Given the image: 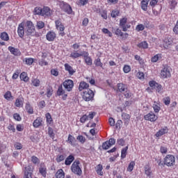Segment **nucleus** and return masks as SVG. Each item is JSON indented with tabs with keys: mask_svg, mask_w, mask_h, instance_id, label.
<instances>
[{
	"mask_svg": "<svg viewBox=\"0 0 178 178\" xmlns=\"http://www.w3.org/2000/svg\"><path fill=\"white\" fill-rule=\"evenodd\" d=\"M149 86H150V87L152 88H155L156 86H158V83H156L155 81H151L149 82Z\"/></svg>",
	"mask_w": 178,
	"mask_h": 178,
	"instance_id": "nucleus-54",
	"label": "nucleus"
},
{
	"mask_svg": "<svg viewBox=\"0 0 178 178\" xmlns=\"http://www.w3.org/2000/svg\"><path fill=\"white\" fill-rule=\"evenodd\" d=\"M4 98L8 101L10 100V98H12V93L10 91H8L5 93Z\"/></svg>",
	"mask_w": 178,
	"mask_h": 178,
	"instance_id": "nucleus-42",
	"label": "nucleus"
},
{
	"mask_svg": "<svg viewBox=\"0 0 178 178\" xmlns=\"http://www.w3.org/2000/svg\"><path fill=\"white\" fill-rule=\"evenodd\" d=\"M80 161L76 160L71 165V170L74 175H76V176H81L83 175V171L81 170V168H80Z\"/></svg>",
	"mask_w": 178,
	"mask_h": 178,
	"instance_id": "nucleus-1",
	"label": "nucleus"
},
{
	"mask_svg": "<svg viewBox=\"0 0 178 178\" xmlns=\"http://www.w3.org/2000/svg\"><path fill=\"white\" fill-rule=\"evenodd\" d=\"M46 38L48 41H54L56 38V34L54 31H49L47 33Z\"/></svg>",
	"mask_w": 178,
	"mask_h": 178,
	"instance_id": "nucleus-13",
	"label": "nucleus"
},
{
	"mask_svg": "<svg viewBox=\"0 0 178 178\" xmlns=\"http://www.w3.org/2000/svg\"><path fill=\"white\" fill-rule=\"evenodd\" d=\"M73 161H74V156H73L72 154H70L66 158L65 161V165H66L67 166H69L72 165V162H73Z\"/></svg>",
	"mask_w": 178,
	"mask_h": 178,
	"instance_id": "nucleus-18",
	"label": "nucleus"
},
{
	"mask_svg": "<svg viewBox=\"0 0 178 178\" xmlns=\"http://www.w3.org/2000/svg\"><path fill=\"white\" fill-rule=\"evenodd\" d=\"M169 45H172V40H169V39H165L164 40V47H168Z\"/></svg>",
	"mask_w": 178,
	"mask_h": 178,
	"instance_id": "nucleus-56",
	"label": "nucleus"
},
{
	"mask_svg": "<svg viewBox=\"0 0 178 178\" xmlns=\"http://www.w3.org/2000/svg\"><path fill=\"white\" fill-rule=\"evenodd\" d=\"M144 169L145 175L149 177V176H151V173H152V171H151V168L149 165H145Z\"/></svg>",
	"mask_w": 178,
	"mask_h": 178,
	"instance_id": "nucleus-31",
	"label": "nucleus"
},
{
	"mask_svg": "<svg viewBox=\"0 0 178 178\" xmlns=\"http://www.w3.org/2000/svg\"><path fill=\"white\" fill-rule=\"evenodd\" d=\"M117 87L120 92H124L125 91H127V85L124 83H118Z\"/></svg>",
	"mask_w": 178,
	"mask_h": 178,
	"instance_id": "nucleus-12",
	"label": "nucleus"
},
{
	"mask_svg": "<svg viewBox=\"0 0 178 178\" xmlns=\"http://www.w3.org/2000/svg\"><path fill=\"white\" fill-rule=\"evenodd\" d=\"M31 161H32V162H33V163H38V161H40L38 158H37V156H33L32 157H31Z\"/></svg>",
	"mask_w": 178,
	"mask_h": 178,
	"instance_id": "nucleus-64",
	"label": "nucleus"
},
{
	"mask_svg": "<svg viewBox=\"0 0 178 178\" xmlns=\"http://www.w3.org/2000/svg\"><path fill=\"white\" fill-rule=\"evenodd\" d=\"M53 90H52V87L49 86L47 88V96L48 97V98H49V97L52 96V92H53Z\"/></svg>",
	"mask_w": 178,
	"mask_h": 178,
	"instance_id": "nucleus-45",
	"label": "nucleus"
},
{
	"mask_svg": "<svg viewBox=\"0 0 178 178\" xmlns=\"http://www.w3.org/2000/svg\"><path fill=\"white\" fill-rule=\"evenodd\" d=\"M93 99L94 92L92 90L88 89L87 90L83 92V99H84V101H92V99Z\"/></svg>",
	"mask_w": 178,
	"mask_h": 178,
	"instance_id": "nucleus-4",
	"label": "nucleus"
},
{
	"mask_svg": "<svg viewBox=\"0 0 178 178\" xmlns=\"http://www.w3.org/2000/svg\"><path fill=\"white\" fill-rule=\"evenodd\" d=\"M94 64L95 65V66H97V67H102V66L104 65L101 62V58H97L96 60H95Z\"/></svg>",
	"mask_w": 178,
	"mask_h": 178,
	"instance_id": "nucleus-37",
	"label": "nucleus"
},
{
	"mask_svg": "<svg viewBox=\"0 0 178 178\" xmlns=\"http://www.w3.org/2000/svg\"><path fill=\"white\" fill-rule=\"evenodd\" d=\"M89 86L88 83H87L85 81H82L79 84V90L83 91V90H86V88H88Z\"/></svg>",
	"mask_w": 178,
	"mask_h": 178,
	"instance_id": "nucleus-22",
	"label": "nucleus"
},
{
	"mask_svg": "<svg viewBox=\"0 0 178 178\" xmlns=\"http://www.w3.org/2000/svg\"><path fill=\"white\" fill-rule=\"evenodd\" d=\"M17 33L20 38H23V37H24V26H23V24H20L19 25Z\"/></svg>",
	"mask_w": 178,
	"mask_h": 178,
	"instance_id": "nucleus-14",
	"label": "nucleus"
},
{
	"mask_svg": "<svg viewBox=\"0 0 178 178\" xmlns=\"http://www.w3.org/2000/svg\"><path fill=\"white\" fill-rule=\"evenodd\" d=\"M65 158H66L64 155H60L57 156L56 159V162L60 163L62 162V161H65Z\"/></svg>",
	"mask_w": 178,
	"mask_h": 178,
	"instance_id": "nucleus-47",
	"label": "nucleus"
},
{
	"mask_svg": "<svg viewBox=\"0 0 178 178\" xmlns=\"http://www.w3.org/2000/svg\"><path fill=\"white\" fill-rule=\"evenodd\" d=\"M126 23H127V18H122L120 21V26L122 29V31H127L126 28Z\"/></svg>",
	"mask_w": 178,
	"mask_h": 178,
	"instance_id": "nucleus-17",
	"label": "nucleus"
},
{
	"mask_svg": "<svg viewBox=\"0 0 178 178\" xmlns=\"http://www.w3.org/2000/svg\"><path fill=\"white\" fill-rule=\"evenodd\" d=\"M35 15H42V8L40 7H35L33 10Z\"/></svg>",
	"mask_w": 178,
	"mask_h": 178,
	"instance_id": "nucleus-38",
	"label": "nucleus"
},
{
	"mask_svg": "<svg viewBox=\"0 0 178 178\" xmlns=\"http://www.w3.org/2000/svg\"><path fill=\"white\" fill-rule=\"evenodd\" d=\"M149 2V0H143L141 1V9L144 10L145 12H147L148 10V3Z\"/></svg>",
	"mask_w": 178,
	"mask_h": 178,
	"instance_id": "nucleus-20",
	"label": "nucleus"
},
{
	"mask_svg": "<svg viewBox=\"0 0 178 178\" xmlns=\"http://www.w3.org/2000/svg\"><path fill=\"white\" fill-rule=\"evenodd\" d=\"M0 38H1L3 41H9V35H8L6 32H2Z\"/></svg>",
	"mask_w": 178,
	"mask_h": 178,
	"instance_id": "nucleus-29",
	"label": "nucleus"
},
{
	"mask_svg": "<svg viewBox=\"0 0 178 178\" xmlns=\"http://www.w3.org/2000/svg\"><path fill=\"white\" fill-rule=\"evenodd\" d=\"M48 134L49 137H55V134L54 133V129L51 127L48 128Z\"/></svg>",
	"mask_w": 178,
	"mask_h": 178,
	"instance_id": "nucleus-50",
	"label": "nucleus"
},
{
	"mask_svg": "<svg viewBox=\"0 0 178 178\" xmlns=\"http://www.w3.org/2000/svg\"><path fill=\"white\" fill-rule=\"evenodd\" d=\"M67 143L70 144V145H72V147H76V145H77V140H76V138L70 134L68 136Z\"/></svg>",
	"mask_w": 178,
	"mask_h": 178,
	"instance_id": "nucleus-9",
	"label": "nucleus"
},
{
	"mask_svg": "<svg viewBox=\"0 0 178 178\" xmlns=\"http://www.w3.org/2000/svg\"><path fill=\"white\" fill-rule=\"evenodd\" d=\"M145 27L143 24H138L136 26V31H143L144 30Z\"/></svg>",
	"mask_w": 178,
	"mask_h": 178,
	"instance_id": "nucleus-55",
	"label": "nucleus"
},
{
	"mask_svg": "<svg viewBox=\"0 0 178 178\" xmlns=\"http://www.w3.org/2000/svg\"><path fill=\"white\" fill-rule=\"evenodd\" d=\"M127 149H129V147H125L121 151V158L122 159H124L126 158V155H127Z\"/></svg>",
	"mask_w": 178,
	"mask_h": 178,
	"instance_id": "nucleus-32",
	"label": "nucleus"
},
{
	"mask_svg": "<svg viewBox=\"0 0 178 178\" xmlns=\"http://www.w3.org/2000/svg\"><path fill=\"white\" fill-rule=\"evenodd\" d=\"M64 66H65V70H66L67 72H68V73H69V74H70V76H73V74H74V73H76V70H74L73 69V67H72V66H70V65H69V64H67V63H65V64L64 65Z\"/></svg>",
	"mask_w": 178,
	"mask_h": 178,
	"instance_id": "nucleus-11",
	"label": "nucleus"
},
{
	"mask_svg": "<svg viewBox=\"0 0 178 178\" xmlns=\"http://www.w3.org/2000/svg\"><path fill=\"white\" fill-rule=\"evenodd\" d=\"M97 173L100 176H104V172H102V165H97Z\"/></svg>",
	"mask_w": 178,
	"mask_h": 178,
	"instance_id": "nucleus-39",
	"label": "nucleus"
},
{
	"mask_svg": "<svg viewBox=\"0 0 178 178\" xmlns=\"http://www.w3.org/2000/svg\"><path fill=\"white\" fill-rule=\"evenodd\" d=\"M56 177L65 178V172H63V170L62 169L58 170L56 173Z\"/></svg>",
	"mask_w": 178,
	"mask_h": 178,
	"instance_id": "nucleus-24",
	"label": "nucleus"
},
{
	"mask_svg": "<svg viewBox=\"0 0 178 178\" xmlns=\"http://www.w3.org/2000/svg\"><path fill=\"white\" fill-rule=\"evenodd\" d=\"M84 54H80L77 51H74L70 54V58H73L74 59H77V58H80V56H83Z\"/></svg>",
	"mask_w": 178,
	"mask_h": 178,
	"instance_id": "nucleus-28",
	"label": "nucleus"
},
{
	"mask_svg": "<svg viewBox=\"0 0 178 178\" xmlns=\"http://www.w3.org/2000/svg\"><path fill=\"white\" fill-rule=\"evenodd\" d=\"M8 51H10V52L15 56H19V55H20V51L19 49H16L13 47H8Z\"/></svg>",
	"mask_w": 178,
	"mask_h": 178,
	"instance_id": "nucleus-15",
	"label": "nucleus"
},
{
	"mask_svg": "<svg viewBox=\"0 0 178 178\" xmlns=\"http://www.w3.org/2000/svg\"><path fill=\"white\" fill-rule=\"evenodd\" d=\"M130 70H131V69L130 68V66L129 65L124 66L123 71L124 72V73H129Z\"/></svg>",
	"mask_w": 178,
	"mask_h": 178,
	"instance_id": "nucleus-62",
	"label": "nucleus"
},
{
	"mask_svg": "<svg viewBox=\"0 0 178 178\" xmlns=\"http://www.w3.org/2000/svg\"><path fill=\"white\" fill-rule=\"evenodd\" d=\"M163 101L165 104V105H170V97H167L163 99Z\"/></svg>",
	"mask_w": 178,
	"mask_h": 178,
	"instance_id": "nucleus-52",
	"label": "nucleus"
},
{
	"mask_svg": "<svg viewBox=\"0 0 178 178\" xmlns=\"http://www.w3.org/2000/svg\"><path fill=\"white\" fill-rule=\"evenodd\" d=\"M36 27L38 30H41V29H44V27H45V24L42 21H38L37 22Z\"/></svg>",
	"mask_w": 178,
	"mask_h": 178,
	"instance_id": "nucleus-36",
	"label": "nucleus"
},
{
	"mask_svg": "<svg viewBox=\"0 0 178 178\" xmlns=\"http://www.w3.org/2000/svg\"><path fill=\"white\" fill-rule=\"evenodd\" d=\"M117 143H118V145H122V146H123V145H124L125 141H124V139H123V138H120V139H118Z\"/></svg>",
	"mask_w": 178,
	"mask_h": 178,
	"instance_id": "nucleus-60",
	"label": "nucleus"
},
{
	"mask_svg": "<svg viewBox=\"0 0 178 178\" xmlns=\"http://www.w3.org/2000/svg\"><path fill=\"white\" fill-rule=\"evenodd\" d=\"M138 48H143L147 49L148 48V43L146 41H143L138 44Z\"/></svg>",
	"mask_w": 178,
	"mask_h": 178,
	"instance_id": "nucleus-33",
	"label": "nucleus"
},
{
	"mask_svg": "<svg viewBox=\"0 0 178 178\" xmlns=\"http://www.w3.org/2000/svg\"><path fill=\"white\" fill-rule=\"evenodd\" d=\"M170 70H169V67H164L161 72V76L162 77V79H168L170 77Z\"/></svg>",
	"mask_w": 178,
	"mask_h": 178,
	"instance_id": "nucleus-8",
	"label": "nucleus"
},
{
	"mask_svg": "<svg viewBox=\"0 0 178 178\" xmlns=\"http://www.w3.org/2000/svg\"><path fill=\"white\" fill-rule=\"evenodd\" d=\"M175 156L172 154H168L164 159V165H166L167 166H173L175 165Z\"/></svg>",
	"mask_w": 178,
	"mask_h": 178,
	"instance_id": "nucleus-3",
	"label": "nucleus"
},
{
	"mask_svg": "<svg viewBox=\"0 0 178 178\" xmlns=\"http://www.w3.org/2000/svg\"><path fill=\"white\" fill-rule=\"evenodd\" d=\"M84 54L85 63H86V65H88V66H91V65H92V59L90 56H88V54L87 52H84Z\"/></svg>",
	"mask_w": 178,
	"mask_h": 178,
	"instance_id": "nucleus-16",
	"label": "nucleus"
},
{
	"mask_svg": "<svg viewBox=\"0 0 178 178\" xmlns=\"http://www.w3.org/2000/svg\"><path fill=\"white\" fill-rule=\"evenodd\" d=\"M60 7L62 10L65 12V13H67L68 15H72V12H73V10H72V7L70 6V5L65 3L64 1H62L60 3Z\"/></svg>",
	"mask_w": 178,
	"mask_h": 178,
	"instance_id": "nucleus-5",
	"label": "nucleus"
},
{
	"mask_svg": "<svg viewBox=\"0 0 178 178\" xmlns=\"http://www.w3.org/2000/svg\"><path fill=\"white\" fill-rule=\"evenodd\" d=\"M51 73L53 76H55V77L59 75V72H58V70H56V69H52L51 70Z\"/></svg>",
	"mask_w": 178,
	"mask_h": 178,
	"instance_id": "nucleus-58",
	"label": "nucleus"
},
{
	"mask_svg": "<svg viewBox=\"0 0 178 178\" xmlns=\"http://www.w3.org/2000/svg\"><path fill=\"white\" fill-rule=\"evenodd\" d=\"M76 140H78V141H79V143L81 144H84V143H86V137L81 135L78 136Z\"/></svg>",
	"mask_w": 178,
	"mask_h": 178,
	"instance_id": "nucleus-40",
	"label": "nucleus"
},
{
	"mask_svg": "<svg viewBox=\"0 0 178 178\" xmlns=\"http://www.w3.org/2000/svg\"><path fill=\"white\" fill-rule=\"evenodd\" d=\"M39 65L40 66H47V65H48V62L45 61L44 59H41L39 60Z\"/></svg>",
	"mask_w": 178,
	"mask_h": 178,
	"instance_id": "nucleus-57",
	"label": "nucleus"
},
{
	"mask_svg": "<svg viewBox=\"0 0 178 178\" xmlns=\"http://www.w3.org/2000/svg\"><path fill=\"white\" fill-rule=\"evenodd\" d=\"M24 101V99H23V97H19L16 99L15 106H17V108H20V106H23Z\"/></svg>",
	"mask_w": 178,
	"mask_h": 178,
	"instance_id": "nucleus-21",
	"label": "nucleus"
},
{
	"mask_svg": "<svg viewBox=\"0 0 178 178\" xmlns=\"http://www.w3.org/2000/svg\"><path fill=\"white\" fill-rule=\"evenodd\" d=\"M13 118L15 120H17V122H20V120H22V117H20V115L17 113H15L13 115Z\"/></svg>",
	"mask_w": 178,
	"mask_h": 178,
	"instance_id": "nucleus-59",
	"label": "nucleus"
},
{
	"mask_svg": "<svg viewBox=\"0 0 178 178\" xmlns=\"http://www.w3.org/2000/svg\"><path fill=\"white\" fill-rule=\"evenodd\" d=\"M134 166H136V163L134 161H131L127 168V171L133 172V169H134Z\"/></svg>",
	"mask_w": 178,
	"mask_h": 178,
	"instance_id": "nucleus-35",
	"label": "nucleus"
},
{
	"mask_svg": "<svg viewBox=\"0 0 178 178\" xmlns=\"http://www.w3.org/2000/svg\"><path fill=\"white\" fill-rule=\"evenodd\" d=\"M39 172L40 173V175H42V176H43V177H47V168L46 167L40 166L39 168Z\"/></svg>",
	"mask_w": 178,
	"mask_h": 178,
	"instance_id": "nucleus-25",
	"label": "nucleus"
},
{
	"mask_svg": "<svg viewBox=\"0 0 178 178\" xmlns=\"http://www.w3.org/2000/svg\"><path fill=\"white\" fill-rule=\"evenodd\" d=\"M25 170L24 178H33L31 177V175H33V170H31V167L25 168Z\"/></svg>",
	"mask_w": 178,
	"mask_h": 178,
	"instance_id": "nucleus-10",
	"label": "nucleus"
},
{
	"mask_svg": "<svg viewBox=\"0 0 178 178\" xmlns=\"http://www.w3.org/2000/svg\"><path fill=\"white\" fill-rule=\"evenodd\" d=\"M33 124V127H35V128L40 127V126L42 124V120H41L40 118H38L34 120Z\"/></svg>",
	"mask_w": 178,
	"mask_h": 178,
	"instance_id": "nucleus-23",
	"label": "nucleus"
},
{
	"mask_svg": "<svg viewBox=\"0 0 178 178\" xmlns=\"http://www.w3.org/2000/svg\"><path fill=\"white\" fill-rule=\"evenodd\" d=\"M25 109L26 112H28V113H29L30 115H33V113H34V111H33V107H31L29 103H26Z\"/></svg>",
	"mask_w": 178,
	"mask_h": 178,
	"instance_id": "nucleus-26",
	"label": "nucleus"
},
{
	"mask_svg": "<svg viewBox=\"0 0 178 178\" xmlns=\"http://www.w3.org/2000/svg\"><path fill=\"white\" fill-rule=\"evenodd\" d=\"M33 86L34 87H39L40 86V81L39 79H35L32 81Z\"/></svg>",
	"mask_w": 178,
	"mask_h": 178,
	"instance_id": "nucleus-49",
	"label": "nucleus"
},
{
	"mask_svg": "<svg viewBox=\"0 0 178 178\" xmlns=\"http://www.w3.org/2000/svg\"><path fill=\"white\" fill-rule=\"evenodd\" d=\"M25 63L26 65H29V66H31L33 63H34V59L33 58H25Z\"/></svg>",
	"mask_w": 178,
	"mask_h": 178,
	"instance_id": "nucleus-41",
	"label": "nucleus"
},
{
	"mask_svg": "<svg viewBox=\"0 0 178 178\" xmlns=\"http://www.w3.org/2000/svg\"><path fill=\"white\" fill-rule=\"evenodd\" d=\"M168 133V129H161L156 134V136L161 137L163 136V134H166Z\"/></svg>",
	"mask_w": 178,
	"mask_h": 178,
	"instance_id": "nucleus-27",
	"label": "nucleus"
},
{
	"mask_svg": "<svg viewBox=\"0 0 178 178\" xmlns=\"http://www.w3.org/2000/svg\"><path fill=\"white\" fill-rule=\"evenodd\" d=\"M144 119L149 122H156V120H158V116H156L154 112L151 111L144 116Z\"/></svg>",
	"mask_w": 178,
	"mask_h": 178,
	"instance_id": "nucleus-7",
	"label": "nucleus"
},
{
	"mask_svg": "<svg viewBox=\"0 0 178 178\" xmlns=\"http://www.w3.org/2000/svg\"><path fill=\"white\" fill-rule=\"evenodd\" d=\"M63 86L65 88V90H67V91L70 92L72 91V89L73 88V87H74V83L72 80L68 79V80H65L63 83Z\"/></svg>",
	"mask_w": 178,
	"mask_h": 178,
	"instance_id": "nucleus-6",
	"label": "nucleus"
},
{
	"mask_svg": "<svg viewBox=\"0 0 178 178\" xmlns=\"http://www.w3.org/2000/svg\"><path fill=\"white\" fill-rule=\"evenodd\" d=\"M20 79L22 80L23 81H25V83H27L29 81V76H27V73L26 72H22L20 76Z\"/></svg>",
	"mask_w": 178,
	"mask_h": 178,
	"instance_id": "nucleus-30",
	"label": "nucleus"
},
{
	"mask_svg": "<svg viewBox=\"0 0 178 178\" xmlns=\"http://www.w3.org/2000/svg\"><path fill=\"white\" fill-rule=\"evenodd\" d=\"M97 115V113L95 111L90 112L88 115H87L88 120L90 119V120H92V119H94V116Z\"/></svg>",
	"mask_w": 178,
	"mask_h": 178,
	"instance_id": "nucleus-46",
	"label": "nucleus"
},
{
	"mask_svg": "<svg viewBox=\"0 0 178 178\" xmlns=\"http://www.w3.org/2000/svg\"><path fill=\"white\" fill-rule=\"evenodd\" d=\"M88 120V117H87V115H83L81 118H80V122L81 123H86V121Z\"/></svg>",
	"mask_w": 178,
	"mask_h": 178,
	"instance_id": "nucleus-53",
	"label": "nucleus"
},
{
	"mask_svg": "<svg viewBox=\"0 0 178 178\" xmlns=\"http://www.w3.org/2000/svg\"><path fill=\"white\" fill-rule=\"evenodd\" d=\"M108 145H110L111 147H112V145H115V143H116V140L113 138H111L108 141Z\"/></svg>",
	"mask_w": 178,
	"mask_h": 178,
	"instance_id": "nucleus-51",
	"label": "nucleus"
},
{
	"mask_svg": "<svg viewBox=\"0 0 178 178\" xmlns=\"http://www.w3.org/2000/svg\"><path fill=\"white\" fill-rule=\"evenodd\" d=\"M102 148H103V149H109V148H111V145H109V143L108 141L103 143Z\"/></svg>",
	"mask_w": 178,
	"mask_h": 178,
	"instance_id": "nucleus-44",
	"label": "nucleus"
},
{
	"mask_svg": "<svg viewBox=\"0 0 178 178\" xmlns=\"http://www.w3.org/2000/svg\"><path fill=\"white\" fill-rule=\"evenodd\" d=\"M159 58H161V54H156L152 58V62L155 63L156 62H158L159 60Z\"/></svg>",
	"mask_w": 178,
	"mask_h": 178,
	"instance_id": "nucleus-43",
	"label": "nucleus"
},
{
	"mask_svg": "<svg viewBox=\"0 0 178 178\" xmlns=\"http://www.w3.org/2000/svg\"><path fill=\"white\" fill-rule=\"evenodd\" d=\"M26 34L27 35H35V26H34V24H33V22L31 21H27L26 22Z\"/></svg>",
	"mask_w": 178,
	"mask_h": 178,
	"instance_id": "nucleus-2",
	"label": "nucleus"
},
{
	"mask_svg": "<svg viewBox=\"0 0 178 178\" xmlns=\"http://www.w3.org/2000/svg\"><path fill=\"white\" fill-rule=\"evenodd\" d=\"M42 16H51V8L44 7L43 9H42Z\"/></svg>",
	"mask_w": 178,
	"mask_h": 178,
	"instance_id": "nucleus-19",
	"label": "nucleus"
},
{
	"mask_svg": "<svg viewBox=\"0 0 178 178\" xmlns=\"http://www.w3.org/2000/svg\"><path fill=\"white\" fill-rule=\"evenodd\" d=\"M63 94H65V90H63V86H62V85H60L57 90V95L58 97H60V95H63Z\"/></svg>",
	"mask_w": 178,
	"mask_h": 178,
	"instance_id": "nucleus-34",
	"label": "nucleus"
},
{
	"mask_svg": "<svg viewBox=\"0 0 178 178\" xmlns=\"http://www.w3.org/2000/svg\"><path fill=\"white\" fill-rule=\"evenodd\" d=\"M155 88H156L157 92H162V90L163 89L162 88V85H159V83H157V86H156Z\"/></svg>",
	"mask_w": 178,
	"mask_h": 178,
	"instance_id": "nucleus-61",
	"label": "nucleus"
},
{
	"mask_svg": "<svg viewBox=\"0 0 178 178\" xmlns=\"http://www.w3.org/2000/svg\"><path fill=\"white\" fill-rule=\"evenodd\" d=\"M122 118L124 119V120H130V115L126 113H122Z\"/></svg>",
	"mask_w": 178,
	"mask_h": 178,
	"instance_id": "nucleus-48",
	"label": "nucleus"
},
{
	"mask_svg": "<svg viewBox=\"0 0 178 178\" xmlns=\"http://www.w3.org/2000/svg\"><path fill=\"white\" fill-rule=\"evenodd\" d=\"M108 122L110 126L113 127L115 126V119H113V118H110L108 119Z\"/></svg>",
	"mask_w": 178,
	"mask_h": 178,
	"instance_id": "nucleus-63",
	"label": "nucleus"
}]
</instances>
